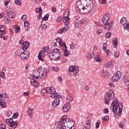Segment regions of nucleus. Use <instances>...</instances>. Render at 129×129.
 I'll list each match as a JSON object with an SVG mask.
<instances>
[{
  "instance_id": "obj_1",
  "label": "nucleus",
  "mask_w": 129,
  "mask_h": 129,
  "mask_svg": "<svg viewBox=\"0 0 129 129\" xmlns=\"http://www.w3.org/2000/svg\"><path fill=\"white\" fill-rule=\"evenodd\" d=\"M110 106L112 107L113 113H114L115 118L120 117L121 112H122V108H123L122 104L121 103H118V100L117 99H114Z\"/></svg>"
},
{
  "instance_id": "obj_2",
  "label": "nucleus",
  "mask_w": 129,
  "mask_h": 129,
  "mask_svg": "<svg viewBox=\"0 0 129 129\" xmlns=\"http://www.w3.org/2000/svg\"><path fill=\"white\" fill-rule=\"evenodd\" d=\"M48 72L47 70L43 68H39L36 70L34 71L32 75L31 76V78L34 79H39L40 77L41 79H45L47 77Z\"/></svg>"
},
{
  "instance_id": "obj_3",
  "label": "nucleus",
  "mask_w": 129,
  "mask_h": 129,
  "mask_svg": "<svg viewBox=\"0 0 129 129\" xmlns=\"http://www.w3.org/2000/svg\"><path fill=\"white\" fill-rule=\"evenodd\" d=\"M109 19H110V16L108 13H106L102 19V22L105 25L104 28L106 31H110L112 29L113 21L109 22Z\"/></svg>"
},
{
  "instance_id": "obj_4",
  "label": "nucleus",
  "mask_w": 129,
  "mask_h": 129,
  "mask_svg": "<svg viewBox=\"0 0 129 129\" xmlns=\"http://www.w3.org/2000/svg\"><path fill=\"white\" fill-rule=\"evenodd\" d=\"M23 52L21 54V59L25 60L26 59H29V57H30V51L27 50L30 47V42L29 41H24L23 43Z\"/></svg>"
},
{
  "instance_id": "obj_5",
  "label": "nucleus",
  "mask_w": 129,
  "mask_h": 129,
  "mask_svg": "<svg viewBox=\"0 0 129 129\" xmlns=\"http://www.w3.org/2000/svg\"><path fill=\"white\" fill-rule=\"evenodd\" d=\"M60 50L58 48L53 49L51 53L49 54V58L52 61H58L60 59Z\"/></svg>"
},
{
  "instance_id": "obj_6",
  "label": "nucleus",
  "mask_w": 129,
  "mask_h": 129,
  "mask_svg": "<svg viewBox=\"0 0 129 129\" xmlns=\"http://www.w3.org/2000/svg\"><path fill=\"white\" fill-rule=\"evenodd\" d=\"M105 104H109V100L114 98V93L111 90H109L107 93H106L104 95Z\"/></svg>"
},
{
  "instance_id": "obj_7",
  "label": "nucleus",
  "mask_w": 129,
  "mask_h": 129,
  "mask_svg": "<svg viewBox=\"0 0 129 129\" xmlns=\"http://www.w3.org/2000/svg\"><path fill=\"white\" fill-rule=\"evenodd\" d=\"M75 26L76 28H80L81 25H83V24L87 23V21H86V19L83 18L81 20L80 17L79 16H76L75 17Z\"/></svg>"
},
{
  "instance_id": "obj_8",
  "label": "nucleus",
  "mask_w": 129,
  "mask_h": 129,
  "mask_svg": "<svg viewBox=\"0 0 129 129\" xmlns=\"http://www.w3.org/2000/svg\"><path fill=\"white\" fill-rule=\"evenodd\" d=\"M80 2H87V5L85 6V13H89L93 8V3L91 0H80Z\"/></svg>"
},
{
  "instance_id": "obj_9",
  "label": "nucleus",
  "mask_w": 129,
  "mask_h": 129,
  "mask_svg": "<svg viewBox=\"0 0 129 129\" xmlns=\"http://www.w3.org/2000/svg\"><path fill=\"white\" fill-rule=\"evenodd\" d=\"M46 89H47V93H49L51 94L50 97L51 98H56V97H60V95H58L57 93H56V90L53 87H46Z\"/></svg>"
},
{
  "instance_id": "obj_10",
  "label": "nucleus",
  "mask_w": 129,
  "mask_h": 129,
  "mask_svg": "<svg viewBox=\"0 0 129 129\" xmlns=\"http://www.w3.org/2000/svg\"><path fill=\"white\" fill-rule=\"evenodd\" d=\"M49 51H50L49 46L43 48L42 50L40 51L38 54V60L43 62V61H44V57H45V52H48Z\"/></svg>"
},
{
  "instance_id": "obj_11",
  "label": "nucleus",
  "mask_w": 129,
  "mask_h": 129,
  "mask_svg": "<svg viewBox=\"0 0 129 129\" xmlns=\"http://www.w3.org/2000/svg\"><path fill=\"white\" fill-rule=\"evenodd\" d=\"M69 72H73L74 76H77V74L79 73V68L77 66H71L68 69Z\"/></svg>"
},
{
  "instance_id": "obj_12",
  "label": "nucleus",
  "mask_w": 129,
  "mask_h": 129,
  "mask_svg": "<svg viewBox=\"0 0 129 129\" xmlns=\"http://www.w3.org/2000/svg\"><path fill=\"white\" fill-rule=\"evenodd\" d=\"M9 102V96H4L3 99H1L0 100V105L2 108H6L7 107V105L4 103H8Z\"/></svg>"
},
{
  "instance_id": "obj_13",
  "label": "nucleus",
  "mask_w": 129,
  "mask_h": 129,
  "mask_svg": "<svg viewBox=\"0 0 129 129\" xmlns=\"http://www.w3.org/2000/svg\"><path fill=\"white\" fill-rule=\"evenodd\" d=\"M14 118L12 117L9 118V123L10 124V127H13V128H16L17 126H18V123H19V121H14Z\"/></svg>"
},
{
  "instance_id": "obj_14",
  "label": "nucleus",
  "mask_w": 129,
  "mask_h": 129,
  "mask_svg": "<svg viewBox=\"0 0 129 129\" xmlns=\"http://www.w3.org/2000/svg\"><path fill=\"white\" fill-rule=\"evenodd\" d=\"M70 11L69 10H66L63 14V23L69 22L70 21V19L69 18V13Z\"/></svg>"
},
{
  "instance_id": "obj_15",
  "label": "nucleus",
  "mask_w": 129,
  "mask_h": 129,
  "mask_svg": "<svg viewBox=\"0 0 129 129\" xmlns=\"http://www.w3.org/2000/svg\"><path fill=\"white\" fill-rule=\"evenodd\" d=\"M59 98L60 97H55L54 100L51 104L52 106L53 107H57V106L59 105V103H60V99H59Z\"/></svg>"
},
{
  "instance_id": "obj_16",
  "label": "nucleus",
  "mask_w": 129,
  "mask_h": 129,
  "mask_svg": "<svg viewBox=\"0 0 129 129\" xmlns=\"http://www.w3.org/2000/svg\"><path fill=\"white\" fill-rule=\"evenodd\" d=\"M70 103L68 102L66 104L64 105V106L62 107V111L64 112H68V111L70 108H71V106H70Z\"/></svg>"
},
{
  "instance_id": "obj_17",
  "label": "nucleus",
  "mask_w": 129,
  "mask_h": 129,
  "mask_svg": "<svg viewBox=\"0 0 129 129\" xmlns=\"http://www.w3.org/2000/svg\"><path fill=\"white\" fill-rule=\"evenodd\" d=\"M6 13L7 15L10 18V19H14V15H13V9L6 8Z\"/></svg>"
},
{
  "instance_id": "obj_18",
  "label": "nucleus",
  "mask_w": 129,
  "mask_h": 129,
  "mask_svg": "<svg viewBox=\"0 0 129 129\" xmlns=\"http://www.w3.org/2000/svg\"><path fill=\"white\" fill-rule=\"evenodd\" d=\"M119 74H120V72H118L115 74L112 77V80H114V81L117 82L119 81L120 79V77H119Z\"/></svg>"
},
{
  "instance_id": "obj_19",
  "label": "nucleus",
  "mask_w": 129,
  "mask_h": 129,
  "mask_svg": "<svg viewBox=\"0 0 129 129\" xmlns=\"http://www.w3.org/2000/svg\"><path fill=\"white\" fill-rule=\"evenodd\" d=\"M30 83L32 86L34 87H38L39 85V82L35 80V78H33V79H30Z\"/></svg>"
},
{
  "instance_id": "obj_20",
  "label": "nucleus",
  "mask_w": 129,
  "mask_h": 129,
  "mask_svg": "<svg viewBox=\"0 0 129 129\" xmlns=\"http://www.w3.org/2000/svg\"><path fill=\"white\" fill-rule=\"evenodd\" d=\"M85 6H83V5H80L76 7V10L80 13L81 12H83V13L85 14Z\"/></svg>"
},
{
  "instance_id": "obj_21",
  "label": "nucleus",
  "mask_w": 129,
  "mask_h": 129,
  "mask_svg": "<svg viewBox=\"0 0 129 129\" xmlns=\"http://www.w3.org/2000/svg\"><path fill=\"white\" fill-rule=\"evenodd\" d=\"M64 23L65 27L62 28V31L63 33H66L68 30H69V22H63Z\"/></svg>"
},
{
  "instance_id": "obj_22",
  "label": "nucleus",
  "mask_w": 129,
  "mask_h": 129,
  "mask_svg": "<svg viewBox=\"0 0 129 129\" xmlns=\"http://www.w3.org/2000/svg\"><path fill=\"white\" fill-rule=\"evenodd\" d=\"M123 82L126 86L129 85V78L128 76H124L123 77Z\"/></svg>"
},
{
  "instance_id": "obj_23",
  "label": "nucleus",
  "mask_w": 129,
  "mask_h": 129,
  "mask_svg": "<svg viewBox=\"0 0 129 129\" xmlns=\"http://www.w3.org/2000/svg\"><path fill=\"white\" fill-rule=\"evenodd\" d=\"M84 128L85 129L90 128V120H86L84 122Z\"/></svg>"
},
{
  "instance_id": "obj_24",
  "label": "nucleus",
  "mask_w": 129,
  "mask_h": 129,
  "mask_svg": "<svg viewBox=\"0 0 129 129\" xmlns=\"http://www.w3.org/2000/svg\"><path fill=\"white\" fill-rule=\"evenodd\" d=\"M33 110H34V109L30 108V107L27 110L28 114L30 118L33 117Z\"/></svg>"
},
{
  "instance_id": "obj_25",
  "label": "nucleus",
  "mask_w": 129,
  "mask_h": 129,
  "mask_svg": "<svg viewBox=\"0 0 129 129\" xmlns=\"http://www.w3.org/2000/svg\"><path fill=\"white\" fill-rule=\"evenodd\" d=\"M118 39L117 38H115L113 40V46L114 48H116L117 47L118 43Z\"/></svg>"
},
{
  "instance_id": "obj_26",
  "label": "nucleus",
  "mask_w": 129,
  "mask_h": 129,
  "mask_svg": "<svg viewBox=\"0 0 129 129\" xmlns=\"http://www.w3.org/2000/svg\"><path fill=\"white\" fill-rule=\"evenodd\" d=\"M94 61L95 62H99V63H100L101 61V58H100V56H99V54H97L94 58Z\"/></svg>"
},
{
  "instance_id": "obj_27",
  "label": "nucleus",
  "mask_w": 129,
  "mask_h": 129,
  "mask_svg": "<svg viewBox=\"0 0 129 129\" xmlns=\"http://www.w3.org/2000/svg\"><path fill=\"white\" fill-rule=\"evenodd\" d=\"M22 53L23 51L22 50H18L15 52V55H16V56H20V58Z\"/></svg>"
},
{
  "instance_id": "obj_28",
  "label": "nucleus",
  "mask_w": 129,
  "mask_h": 129,
  "mask_svg": "<svg viewBox=\"0 0 129 129\" xmlns=\"http://www.w3.org/2000/svg\"><path fill=\"white\" fill-rule=\"evenodd\" d=\"M108 74V72L107 71L105 70H102V76L103 77H106Z\"/></svg>"
},
{
  "instance_id": "obj_29",
  "label": "nucleus",
  "mask_w": 129,
  "mask_h": 129,
  "mask_svg": "<svg viewBox=\"0 0 129 129\" xmlns=\"http://www.w3.org/2000/svg\"><path fill=\"white\" fill-rule=\"evenodd\" d=\"M69 54H70V51H68L67 49H66L63 51V56L65 57H68L69 56Z\"/></svg>"
},
{
  "instance_id": "obj_30",
  "label": "nucleus",
  "mask_w": 129,
  "mask_h": 129,
  "mask_svg": "<svg viewBox=\"0 0 129 129\" xmlns=\"http://www.w3.org/2000/svg\"><path fill=\"white\" fill-rule=\"evenodd\" d=\"M113 63H114V61H110L107 63L105 64V67H107L108 68H109L110 66H111L112 64H113Z\"/></svg>"
},
{
  "instance_id": "obj_31",
  "label": "nucleus",
  "mask_w": 129,
  "mask_h": 129,
  "mask_svg": "<svg viewBox=\"0 0 129 129\" xmlns=\"http://www.w3.org/2000/svg\"><path fill=\"white\" fill-rule=\"evenodd\" d=\"M5 31H6V27L4 25H0V32L1 33H5Z\"/></svg>"
},
{
  "instance_id": "obj_32",
  "label": "nucleus",
  "mask_w": 129,
  "mask_h": 129,
  "mask_svg": "<svg viewBox=\"0 0 129 129\" xmlns=\"http://www.w3.org/2000/svg\"><path fill=\"white\" fill-rule=\"evenodd\" d=\"M41 93L43 94V95H45V93H48V89H42Z\"/></svg>"
},
{
  "instance_id": "obj_33",
  "label": "nucleus",
  "mask_w": 129,
  "mask_h": 129,
  "mask_svg": "<svg viewBox=\"0 0 129 129\" xmlns=\"http://www.w3.org/2000/svg\"><path fill=\"white\" fill-rule=\"evenodd\" d=\"M67 100L71 102L73 100V98L70 95H68L67 97Z\"/></svg>"
},
{
  "instance_id": "obj_34",
  "label": "nucleus",
  "mask_w": 129,
  "mask_h": 129,
  "mask_svg": "<svg viewBox=\"0 0 129 129\" xmlns=\"http://www.w3.org/2000/svg\"><path fill=\"white\" fill-rule=\"evenodd\" d=\"M111 36V33L108 32L105 34V38H106V39H109Z\"/></svg>"
},
{
  "instance_id": "obj_35",
  "label": "nucleus",
  "mask_w": 129,
  "mask_h": 129,
  "mask_svg": "<svg viewBox=\"0 0 129 129\" xmlns=\"http://www.w3.org/2000/svg\"><path fill=\"white\" fill-rule=\"evenodd\" d=\"M59 46H61L62 47H64L66 49H67V46H66V43L65 42H63V41H60L59 43Z\"/></svg>"
},
{
  "instance_id": "obj_36",
  "label": "nucleus",
  "mask_w": 129,
  "mask_h": 129,
  "mask_svg": "<svg viewBox=\"0 0 129 129\" xmlns=\"http://www.w3.org/2000/svg\"><path fill=\"white\" fill-rule=\"evenodd\" d=\"M102 120L104 121H108V120H109V117H108L107 115H106L102 118Z\"/></svg>"
},
{
  "instance_id": "obj_37",
  "label": "nucleus",
  "mask_w": 129,
  "mask_h": 129,
  "mask_svg": "<svg viewBox=\"0 0 129 129\" xmlns=\"http://www.w3.org/2000/svg\"><path fill=\"white\" fill-rule=\"evenodd\" d=\"M14 3L18 6H21L22 5V0H16Z\"/></svg>"
},
{
  "instance_id": "obj_38",
  "label": "nucleus",
  "mask_w": 129,
  "mask_h": 129,
  "mask_svg": "<svg viewBox=\"0 0 129 129\" xmlns=\"http://www.w3.org/2000/svg\"><path fill=\"white\" fill-rule=\"evenodd\" d=\"M35 12L36 13H39V14H40L41 13H42V8L39 7L38 8H36L35 9Z\"/></svg>"
},
{
  "instance_id": "obj_39",
  "label": "nucleus",
  "mask_w": 129,
  "mask_h": 129,
  "mask_svg": "<svg viewBox=\"0 0 129 129\" xmlns=\"http://www.w3.org/2000/svg\"><path fill=\"white\" fill-rule=\"evenodd\" d=\"M87 57L88 58H90V59H92L94 57V53H93V52H92L89 54Z\"/></svg>"
},
{
  "instance_id": "obj_40",
  "label": "nucleus",
  "mask_w": 129,
  "mask_h": 129,
  "mask_svg": "<svg viewBox=\"0 0 129 129\" xmlns=\"http://www.w3.org/2000/svg\"><path fill=\"white\" fill-rule=\"evenodd\" d=\"M51 69L53 71H54V72H58L59 71V68L56 67H51Z\"/></svg>"
},
{
  "instance_id": "obj_41",
  "label": "nucleus",
  "mask_w": 129,
  "mask_h": 129,
  "mask_svg": "<svg viewBox=\"0 0 129 129\" xmlns=\"http://www.w3.org/2000/svg\"><path fill=\"white\" fill-rule=\"evenodd\" d=\"M49 19V14H46L45 16L43 18L42 21H48Z\"/></svg>"
},
{
  "instance_id": "obj_42",
  "label": "nucleus",
  "mask_w": 129,
  "mask_h": 129,
  "mask_svg": "<svg viewBox=\"0 0 129 129\" xmlns=\"http://www.w3.org/2000/svg\"><path fill=\"white\" fill-rule=\"evenodd\" d=\"M0 77H1V78H3V79H6V75H5V73L2 72L0 73Z\"/></svg>"
},
{
  "instance_id": "obj_43",
  "label": "nucleus",
  "mask_w": 129,
  "mask_h": 129,
  "mask_svg": "<svg viewBox=\"0 0 129 129\" xmlns=\"http://www.w3.org/2000/svg\"><path fill=\"white\" fill-rule=\"evenodd\" d=\"M19 117V113H15L14 115H13L12 118L15 119V118H18Z\"/></svg>"
},
{
  "instance_id": "obj_44",
  "label": "nucleus",
  "mask_w": 129,
  "mask_h": 129,
  "mask_svg": "<svg viewBox=\"0 0 129 129\" xmlns=\"http://www.w3.org/2000/svg\"><path fill=\"white\" fill-rule=\"evenodd\" d=\"M14 31L16 33H20V31H21V27H20V26H18L17 28L14 30Z\"/></svg>"
},
{
  "instance_id": "obj_45",
  "label": "nucleus",
  "mask_w": 129,
  "mask_h": 129,
  "mask_svg": "<svg viewBox=\"0 0 129 129\" xmlns=\"http://www.w3.org/2000/svg\"><path fill=\"white\" fill-rule=\"evenodd\" d=\"M99 124H100V120H99L95 123L96 128H98V127H99Z\"/></svg>"
},
{
  "instance_id": "obj_46",
  "label": "nucleus",
  "mask_w": 129,
  "mask_h": 129,
  "mask_svg": "<svg viewBox=\"0 0 129 129\" xmlns=\"http://www.w3.org/2000/svg\"><path fill=\"white\" fill-rule=\"evenodd\" d=\"M106 47H107V45H106V43H104L103 44L102 50L103 51H106Z\"/></svg>"
},
{
  "instance_id": "obj_47",
  "label": "nucleus",
  "mask_w": 129,
  "mask_h": 129,
  "mask_svg": "<svg viewBox=\"0 0 129 129\" xmlns=\"http://www.w3.org/2000/svg\"><path fill=\"white\" fill-rule=\"evenodd\" d=\"M114 56L115 58H118L119 57V52L118 51L114 52Z\"/></svg>"
},
{
  "instance_id": "obj_48",
  "label": "nucleus",
  "mask_w": 129,
  "mask_h": 129,
  "mask_svg": "<svg viewBox=\"0 0 129 129\" xmlns=\"http://www.w3.org/2000/svg\"><path fill=\"white\" fill-rule=\"evenodd\" d=\"M119 126L120 127V128H121V129H125L124 128V126L123 125V124H122L121 122H119Z\"/></svg>"
},
{
  "instance_id": "obj_49",
  "label": "nucleus",
  "mask_w": 129,
  "mask_h": 129,
  "mask_svg": "<svg viewBox=\"0 0 129 129\" xmlns=\"http://www.w3.org/2000/svg\"><path fill=\"white\" fill-rule=\"evenodd\" d=\"M5 123H6V124H8V125H9V126H10V119L9 118L6 119L5 120Z\"/></svg>"
},
{
  "instance_id": "obj_50",
  "label": "nucleus",
  "mask_w": 129,
  "mask_h": 129,
  "mask_svg": "<svg viewBox=\"0 0 129 129\" xmlns=\"http://www.w3.org/2000/svg\"><path fill=\"white\" fill-rule=\"evenodd\" d=\"M47 24H44L42 26L41 30L43 31V30H46L47 29Z\"/></svg>"
},
{
  "instance_id": "obj_51",
  "label": "nucleus",
  "mask_w": 129,
  "mask_h": 129,
  "mask_svg": "<svg viewBox=\"0 0 129 129\" xmlns=\"http://www.w3.org/2000/svg\"><path fill=\"white\" fill-rule=\"evenodd\" d=\"M24 26H25V27H29V21H25L24 22Z\"/></svg>"
},
{
  "instance_id": "obj_52",
  "label": "nucleus",
  "mask_w": 129,
  "mask_h": 129,
  "mask_svg": "<svg viewBox=\"0 0 129 129\" xmlns=\"http://www.w3.org/2000/svg\"><path fill=\"white\" fill-rule=\"evenodd\" d=\"M7 126L5 124H1V129H6Z\"/></svg>"
},
{
  "instance_id": "obj_53",
  "label": "nucleus",
  "mask_w": 129,
  "mask_h": 129,
  "mask_svg": "<svg viewBox=\"0 0 129 129\" xmlns=\"http://www.w3.org/2000/svg\"><path fill=\"white\" fill-rule=\"evenodd\" d=\"M61 20H62V17H58L56 19V22H57V23H60Z\"/></svg>"
},
{
  "instance_id": "obj_54",
  "label": "nucleus",
  "mask_w": 129,
  "mask_h": 129,
  "mask_svg": "<svg viewBox=\"0 0 129 129\" xmlns=\"http://www.w3.org/2000/svg\"><path fill=\"white\" fill-rule=\"evenodd\" d=\"M51 11L53 13H56V11H57V9H56V8H55L54 7H52Z\"/></svg>"
},
{
  "instance_id": "obj_55",
  "label": "nucleus",
  "mask_w": 129,
  "mask_h": 129,
  "mask_svg": "<svg viewBox=\"0 0 129 129\" xmlns=\"http://www.w3.org/2000/svg\"><path fill=\"white\" fill-rule=\"evenodd\" d=\"M58 34H63V33H64V31H63V29L62 28L59 29L58 31H57Z\"/></svg>"
},
{
  "instance_id": "obj_56",
  "label": "nucleus",
  "mask_w": 129,
  "mask_h": 129,
  "mask_svg": "<svg viewBox=\"0 0 129 129\" xmlns=\"http://www.w3.org/2000/svg\"><path fill=\"white\" fill-rule=\"evenodd\" d=\"M75 47V44L74 43H72L70 45V49H72L73 50L74 48Z\"/></svg>"
},
{
  "instance_id": "obj_57",
  "label": "nucleus",
  "mask_w": 129,
  "mask_h": 129,
  "mask_svg": "<svg viewBox=\"0 0 129 129\" xmlns=\"http://www.w3.org/2000/svg\"><path fill=\"white\" fill-rule=\"evenodd\" d=\"M29 94H30V92L29 91L24 92L23 95L25 96H29Z\"/></svg>"
},
{
  "instance_id": "obj_58",
  "label": "nucleus",
  "mask_w": 129,
  "mask_h": 129,
  "mask_svg": "<svg viewBox=\"0 0 129 129\" xmlns=\"http://www.w3.org/2000/svg\"><path fill=\"white\" fill-rule=\"evenodd\" d=\"M42 12H40V13H39V15L37 17V19H38V20H41V19H42Z\"/></svg>"
},
{
  "instance_id": "obj_59",
  "label": "nucleus",
  "mask_w": 129,
  "mask_h": 129,
  "mask_svg": "<svg viewBox=\"0 0 129 129\" xmlns=\"http://www.w3.org/2000/svg\"><path fill=\"white\" fill-rule=\"evenodd\" d=\"M56 42H57V43H58V44H59V43L61 42V41H62V40H61L60 38H56Z\"/></svg>"
},
{
  "instance_id": "obj_60",
  "label": "nucleus",
  "mask_w": 129,
  "mask_h": 129,
  "mask_svg": "<svg viewBox=\"0 0 129 129\" xmlns=\"http://www.w3.org/2000/svg\"><path fill=\"white\" fill-rule=\"evenodd\" d=\"M27 19V16L26 15H23L21 17V20L23 21H25Z\"/></svg>"
},
{
  "instance_id": "obj_61",
  "label": "nucleus",
  "mask_w": 129,
  "mask_h": 129,
  "mask_svg": "<svg viewBox=\"0 0 129 129\" xmlns=\"http://www.w3.org/2000/svg\"><path fill=\"white\" fill-rule=\"evenodd\" d=\"M7 1L5 2V5L6 6V7H7V6H8L9 5V4L10 3V2H11V1L10 0H6Z\"/></svg>"
},
{
  "instance_id": "obj_62",
  "label": "nucleus",
  "mask_w": 129,
  "mask_h": 129,
  "mask_svg": "<svg viewBox=\"0 0 129 129\" xmlns=\"http://www.w3.org/2000/svg\"><path fill=\"white\" fill-rule=\"evenodd\" d=\"M104 113H108V109L106 108L103 110Z\"/></svg>"
},
{
  "instance_id": "obj_63",
  "label": "nucleus",
  "mask_w": 129,
  "mask_h": 129,
  "mask_svg": "<svg viewBox=\"0 0 129 129\" xmlns=\"http://www.w3.org/2000/svg\"><path fill=\"white\" fill-rule=\"evenodd\" d=\"M97 33L100 35L101 33H102V30H101V29H98L97 31Z\"/></svg>"
},
{
  "instance_id": "obj_64",
  "label": "nucleus",
  "mask_w": 129,
  "mask_h": 129,
  "mask_svg": "<svg viewBox=\"0 0 129 129\" xmlns=\"http://www.w3.org/2000/svg\"><path fill=\"white\" fill-rule=\"evenodd\" d=\"M109 86H111L112 87H114V84H113V83H109Z\"/></svg>"
}]
</instances>
